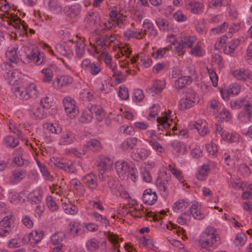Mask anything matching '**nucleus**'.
I'll list each match as a JSON object with an SVG mask.
<instances>
[{"label":"nucleus","instance_id":"680f3d73","mask_svg":"<svg viewBox=\"0 0 252 252\" xmlns=\"http://www.w3.org/2000/svg\"><path fill=\"white\" fill-rule=\"evenodd\" d=\"M143 26L144 28V33L145 34H148V31H150L149 34L156 33V31L153 30V24L149 22V21H145L143 23Z\"/></svg>","mask_w":252,"mask_h":252},{"label":"nucleus","instance_id":"49530a36","mask_svg":"<svg viewBox=\"0 0 252 252\" xmlns=\"http://www.w3.org/2000/svg\"><path fill=\"white\" fill-rule=\"evenodd\" d=\"M86 247L88 250L93 252L99 248V243L95 239H92L87 242Z\"/></svg>","mask_w":252,"mask_h":252},{"label":"nucleus","instance_id":"5fc2aeb1","mask_svg":"<svg viewBox=\"0 0 252 252\" xmlns=\"http://www.w3.org/2000/svg\"><path fill=\"white\" fill-rule=\"evenodd\" d=\"M164 83L158 81L156 82L152 87L150 89V90L151 91V92L155 93V94H158L160 93L161 91L163 89Z\"/></svg>","mask_w":252,"mask_h":252},{"label":"nucleus","instance_id":"f257e3e1","mask_svg":"<svg viewBox=\"0 0 252 252\" xmlns=\"http://www.w3.org/2000/svg\"><path fill=\"white\" fill-rule=\"evenodd\" d=\"M220 240L216 229L213 226H208L200 234L198 243L202 249L211 251L210 248L216 246Z\"/></svg>","mask_w":252,"mask_h":252},{"label":"nucleus","instance_id":"c9c22d12","mask_svg":"<svg viewBox=\"0 0 252 252\" xmlns=\"http://www.w3.org/2000/svg\"><path fill=\"white\" fill-rule=\"evenodd\" d=\"M80 11V8L76 5L65 6L63 9V12L66 16H77Z\"/></svg>","mask_w":252,"mask_h":252},{"label":"nucleus","instance_id":"338daca9","mask_svg":"<svg viewBox=\"0 0 252 252\" xmlns=\"http://www.w3.org/2000/svg\"><path fill=\"white\" fill-rule=\"evenodd\" d=\"M231 114L226 109H223L220 113V120L221 121L228 122L231 119Z\"/></svg>","mask_w":252,"mask_h":252},{"label":"nucleus","instance_id":"58836bf2","mask_svg":"<svg viewBox=\"0 0 252 252\" xmlns=\"http://www.w3.org/2000/svg\"><path fill=\"white\" fill-rule=\"evenodd\" d=\"M142 31L139 30H127L124 32V35L128 38L135 37L137 39H140L142 38L141 36Z\"/></svg>","mask_w":252,"mask_h":252},{"label":"nucleus","instance_id":"052dcab7","mask_svg":"<svg viewBox=\"0 0 252 252\" xmlns=\"http://www.w3.org/2000/svg\"><path fill=\"white\" fill-rule=\"evenodd\" d=\"M208 73L209 75L210 78L212 81V84L214 87H216L218 84V76L212 68H208Z\"/></svg>","mask_w":252,"mask_h":252},{"label":"nucleus","instance_id":"5701e85b","mask_svg":"<svg viewBox=\"0 0 252 252\" xmlns=\"http://www.w3.org/2000/svg\"><path fill=\"white\" fill-rule=\"evenodd\" d=\"M86 147L90 151L93 152H99L102 150V145L100 142L95 139H90L86 144Z\"/></svg>","mask_w":252,"mask_h":252},{"label":"nucleus","instance_id":"1a4fd4ad","mask_svg":"<svg viewBox=\"0 0 252 252\" xmlns=\"http://www.w3.org/2000/svg\"><path fill=\"white\" fill-rule=\"evenodd\" d=\"M110 19L107 22L103 23L104 28L105 30H111L113 27L117 26L122 28L126 24L125 17H110Z\"/></svg>","mask_w":252,"mask_h":252},{"label":"nucleus","instance_id":"a878e982","mask_svg":"<svg viewBox=\"0 0 252 252\" xmlns=\"http://www.w3.org/2000/svg\"><path fill=\"white\" fill-rule=\"evenodd\" d=\"M83 181L84 183L91 189H94L97 187L96 177L92 173L86 175L84 177Z\"/></svg>","mask_w":252,"mask_h":252},{"label":"nucleus","instance_id":"09e8293b","mask_svg":"<svg viewBox=\"0 0 252 252\" xmlns=\"http://www.w3.org/2000/svg\"><path fill=\"white\" fill-rule=\"evenodd\" d=\"M41 72L44 74L42 81L44 82L49 83L51 81L53 77V71L49 68H44L41 70Z\"/></svg>","mask_w":252,"mask_h":252},{"label":"nucleus","instance_id":"c756f323","mask_svg":"<svg viewBox=\"0 0 252 252\" xmlns=\"http://www.w3.org/2000/svg\"><path fill=\"white\" fill-rule=\"evenodd\" d=\"M16 97L23 100H28L30 98V94H28L27 90L22 87H17L14 91Z\"/></svg>","mask_w":252,"mask_h":252},{"label":"nucleus","instance_id":"e2e57ef3","mask_svg":"<svg viewBox=\"0 0 252 252\" xmlns=\"http://www.w3.org/2000/svg\"><path fill=\"white\" fill-rule=\"evenodd\" d=\"M247 103H250L248 101H246L245 99L237 100L231 102V107L233 109H239L243 107Z\"/></svg>","mask_w":252,"mask_h":252},{"label":"nucleus","instance_id":"4c0bfd02","mask_svg":"<svg viewBox=\"0 0 252 252\" xmlns=\"http://www.w3.org/2000/svg\"><path fill=\"white\" fill-rule=\"evenodd\" d=\"M29 111L36 118L40 119H42L44 117V111L38 105L30 106Z\"/></svg>","mask_w":252,"mask_h":252},{"label":"nucleus","instance_id":"f03ea898","mask_svg":"<svg viewBox=\"0 0 252 252\" xmlns=\"http://www.w3.org/2000/svg\"><path fill=\"white\" fill-rule=\"evenodd\" d=\"M198 101L196 93L192 90H190L187 93L185 98L181 99L179 107L180 110H184L190 108L196 102Z\"/></svg>","mask_w":252,"mask_h":252},{"label":"nucleus","instance_id":"72a5a7b5","mask_svg":"<svg viewBox=\"0 0 252 252\" xmlns=\"http://www.w3.org/2000/svg\"><path fill=\"white\" fill-rule=\"evenodd\" d=\"M65 235L62 232L54 234L51 238L52 243L54 245H62V242L65 239Z\"/></svg>","mask_w":252,"mask_h":252},{"label":"nucleus","instance_id":"f3484780","mask_svg":"<svg viewBox=\"0 0 252 252\" xmlns=\"http://www.w3.org/2000/svg\"><path fill=\"white\" fill-rule=\"evenodd\" d=\"M20 75L18 70H13L5 72L3 74V77L5 80H7L9 84L13 85L20 79Z\"/></svg>","mask_w":252,"mask_h":252},{"label":"nucleus","instance_id":"bf43d9fd","mask_svg":"<svg viewBox=\"0 0 252 252\" xmlns=\"http://www.w3.org/2000/svg\"><path fill=\"white\" fill-rule=\"evenodd\" d=\"M144 97L142 90L140 89L134 90L133 94V99L135 101L140 102L142 101Z\"/></svg>","mask_w":252,"mask_h":252},{"label":"nucleus","instance_id":"a19ab883","mask_svg":"<svg viewBox=\"0 0 252 252\" xmlns=\"http://www.w3.org/2000/svg\"><path fill=\"white\" fill-rule=\"evenodd\" d=\"M156 22L160 30L168 31L171 28L169 22L161 18H157L156 20Z\"/></svg>","mask_w":252,"mask_h":252},{"label":"nucleus","instance_id":"6e6d98bb","mask_svg":"<svg viewBox=\"0 0 252 252\" xmlns=\"http://www.w3.org/2000/svg\"><path fill=\"white\" fill-rule=\"evenodd\" d=\"M140 173L144 181L146 183H150L151 182L152 178L149 171L145 167L141 168Z\"/></svg>","mask_w":252,"mask_h":252},{"label":"nucleus","instance_id":"bb28decb","mask_svg":"<svg viewBox=\"0 0 252 252\" xmlns=\"http://www.w3.org/2000/svg\"><path fill=\"white\" fill-rule=\"evenodd\" d=\"M241 40L239 39H233L229 42L223 51L224 53L227 55H230L233 53L238 45L240 44Z\"/></svg>","mask_w":252,"mask_h":252},{"label":"nucleus","instance_id":"4468645a","mask_svg":"<svg viewBox=\"0 0 252 252\" xmlns=\"http://www.w3.org/2000/svg\"><path fill=\"white\" fill-rule=\"evenodd\" d=\"M157 198L156 193L153 192L151 189H145L143 193L142 200L145 204L153 205L157 201Z\"/></svg>","mask_w":252,"mask_h":252},{"label":"nucleus","instance_id":"4d7b16f0","mask_svg":"<svg viewBox=\"0 0 252 252\" xmlns=\"http://www.w3.org/2000/svg\"><path fill=\"white\" fill-rule=\"evenodd\" d=\"M149 144L152 148L157 151L163 153L165 151L164 148L158 142L155 140H151L149 141Z\"/></svg>","mask_w":252,"mask_h":252},{"label":"nucleus","instance_id":"a211bd4d","mask_svg":"<svg viewBox=\"0 0 252 252\" xmlns=\"http://www.w3.org/2000/svg\"><path fill=\"white\" fill-rule=\"evenodd\" d=\"M75 140V136L74 133L70 131L63 132L60 140V144L67 145L74 142Z\"/></svg>","mask_w":252,"mask_h":252},{"label":"nucleus","instance_id":"13d9d810","mask_svg":"<svg viewBox=\"0 0 252 252\" xmlns=\"http://www.w3.org/2000/svg\"><path fill=\"white\" fill-rule=\"evenodd\" d=\"M47 205L52 212L56 211L58 209V206L56 202L55 201L53 200V198L50 196H49L47 198Z\"/></svg>","mask_w":252,"mask_h":252},{"label":"nucleus","instance_id":"864d4df0","mask_svg":"<svg viewBox=\"0 0 252 252\" xmlns=\"http://www.w3.org/2000/svg\"><path fill=\"white\" fill-rule=\"evenodd\" d=\"M85 21L89 23V25L90 26L94 27L96 29H97L98 26L100 24V19L99 17H88L85 18Z\"/></svg>","mask_w":252,"mask_h":252},{"label":"nucleus","instance_id":"423d86ee","mask_svg":"<svg viewBox=\"0 0 252 252\" xmlns=\"http://www.w3.org/2000/svg\"><path fill=\"white\" fill-rule=\"evenodd\" d=\"M14 217L9 215L5 217L0 221V236H5L9 233L13 227Z\"/></svg>","mask_w":252,"mask_h":252},{"label":"nucleus","instance_id":"4be33fe9","mask_svg":"<svg viewBox=\"0 0 252 252\" xmlns=\"http://www.w3.org/2000/svg\"><path fill=\"white\" fill-rule=\"evenodd\" d=\"M68 230L70 235L75 236L80 235L81 232V226L79 222L71 221L68 226Z\"/></svg>","mask_w":252,"mask_h":252},{"label":"nucleus","instance_id":"0eeeda50","mask_svg":"<svg viewBox=\"0 0 252 252\" xmlns=\"http://www.w3.org/2000/svg\"><path fill=\"white\" fill-rule=\"evenodd\" d=\"M43 233L41 231L37 230L32 231L28 235H25L22 239V241L24 244H30L31 245H34L42 239Z\"/></svg>","mask_w":252,"mask_h":252},{"label":"nucleus","instance_id":"2f4dec72","mask_svg":"<svg viewBox=\"0 0 252 252\" xmlns=\"http://www.w3.org/2000/svg\"><path fill=\"white\" fill-rule=\"evenodd\" d=\"M113 164L109 158H106L100 161L98 164L99 175H105V172L107 166L111 165Z\"/></svg>","mask_w":252,"mask_h":252},{"label":"nucleus","instance_id":"412c9836","mask_svg":"<svg viewBox=\"0 0 252 252\" xmlns=\"http://www.w3.org/2000/svg\"><path fill=\"white\" fill-rule=\"evenodd\" d=\"M232 74L237 80L243 81L249 78L251 75L249 70L244 69L235 70L232 72Z\"/></svg>","mask_w":252,"mask_h":252},{"label":"nucleus","instance_id":"6e6552de","mask_svg":"<svg viewBox=\"0 0 252 252\" xmlns=\"http://www.w3.org/2000/svg\"><path fill=\"white\" fill-rule=\"evenodd\" d=\"M3 21H5L7 24L12 26L15 29H20L21 26H22L23 32H27L28 26L24 24V21L19 17H0Z\"/></svg>","mask_w":252,"mask_h":252},{"label":"nucleus","instance_id":"dca6fc26","mask_svg":"<svg viewBox=\"0 0 252 252\" xmlns=\"http://www.w3.org/2000/svg\"><path fill=\"white\" fill-rule=\"evenodd\" d=\"M207 126L206 122L202 120H199L190 125L191 127L193 126L196 129L199 134L202 136H205L208 132Z\"/></svg>","mask_w":252,"mask_h":252},{"label":"nucleus","instance_id":"a18cd8bd","mask_svg":"<svg viewBox=\"0 0 252 252\" xmlns=\"http://www.w3.org/2000/svg\"><path fill=\"white\" fill-rule=\"evenodd\" d=\"M54 164L57 167L63 169L67 172L73 173L74 172L73 167L68 164L64 163L60 161H57Z\"/></svg>","mask_w":252,"mask_h":252},{"label":"nucleus","instance_id":"9d476101","mask_svg":"<svg viewBox=\"0 0 252 252\" xmlns=\"http://www.w3.org/2000/svg\"><path fill=\"white\" fill-rule=\"evenodd\" d=\"M26 173V171L24 169H17L12 171L11 175L9 177L10 184L16 185L20 183L25 178Z\"/></svg>","mask_w":252,"mask_h":252},{"label":"nucleus","instance_id":"b1692460","mask_svg":"<svg viewBox=\"0 0 252 252\" xmlns=\"http://www.w3.org/2000/svg\"><path fill=\"white\" fill-rule=\"evenodd\" d=\"M137 139L135 137H129L126 139L121 145L123 151L131 150L136 145Z\"/></svg>","mask_w":252,"mask_h":252},{"label":"nucleus","instance_id":"de8ad7c7","mask_svg":"<svg viewBox=\"0 0 252 252\" xmlns=\"http://www.w3.org/2000/svg\"><path fill=\"white\" fill-rule=\"evenodd\" d=\"M56 50L57 52L62 56L69 57L72 55V52L68 50L67 51L65 46L61 44H58L56 46Z\"/></svg>","mask_w":252,"mask_h":252},{"label":"nucleus","instance_id":"7ed1b4c3","mask_svg":"<svg viewBox=\"0 0 252 252\" xmlns=\"http://www.w3.org/2000/svg\"><path fill=\"white\" fill-rule=\"evenodd\" d=\"M23 50L30 62H33L36 65H40L42 63L43 59L40 58L39 53H38V49L36 46H24Z\"/></svg>","mask_w":252,"mask_h":252},{"label":"nucleus","instance_id":"cd10ccee","mask_svg":"<svg viewBox=\"0 0 252 252\" xmlns=\"http://www.w3.org/2000/svg\"><path fill=\"white\" fill-rule=\"evenodd\" d=\"M192 82L191 78L189 76L180 77L176 81L175 86L177 89H181L190 84Z\"/></svg>","mask_w":252,"mask_h":252},{"label":"nucleus","instance_id":"393cba45","mask_svg":"<svg viewBox=\"0 0 252 252\" xmlns=\"http://www.w3.org/2000/svg\"><path fill=\"white\" fill-rule=\"evenodd\" d=\"M3 144L7 148L13 149L19 144V141L15 137L8 135L3 138Z\"/></svg>","mask_w":252,"mask_h":252},{"label":"nucleus","instance_id":"3c124183","mask_svg":"<svg viewBox=\"0 0 252 252\" xmlns=\"http://www.w3.org/2000/svg\"><path fill=\"white\" fill-rule=\"evenodd\" d=\"M168 50L169 49L167 47L159 48L152 53V57L155 59L162 58L165 56Z\"/></svg>","mask_w":252,"mask_h":252},{"label":"nucleus","instance_id":"9b49d317","mask_svg":"<svg viewBox=\"0 0 252 252\" xmlns=\"http://www.w3.org/2000/svg\"><path fill=\"white\" fill-rule=\"evenodd\" d=\"M99 179L101 185L104 187H108L113 191L117 188V185L115 179L112 177L106 175L100 174L99 175Z\"/></svg>","mask_w":252,"mask_h":252},{"label":"nucleus","instance_id":"e433bc0d","mask_svg":"<svg viewBox=\"0 0 252 252\" xmlns=\"http://www.w3.org/2000/svg\"><path fill=\"white\" fill-rule=\"evenodd\" d=\"M65 213L67 214L73 215L78 212V208L76 206L71 203H64L63 205Z\"/></svg>","mask_w":252,"mask_h":252},{"label":"nucleus","instance_id":"69168bd1","mask_svg":"<svg viewBox=\"0 0 252 252\" xmlns=\"http://www.w3.org/2000/svg\"><path fill=\"white\" fill-rule=\"evenodd\" d=\"M128 175L130 174L131 177V180L133 182H135L137 177L138 171L135 168V165L133 163L130 164L128 170Z\"/></svg>","mask_w":252,"mask_h":252},{"label":"nucleus","instance_id":"6ab92c4d","mask_svg":"<svg viewBox=\"0 0 252 252\" xmlns=\"http://www.w3.org/2000/svg\"><path fill=\"white\" fill-rule=\"evenodd\" d=\"M18 48V45L16 44L11 45L8 48L5 55L11 62L15 63L17 62L18 59L17 51Z\"/></svg>","mask_w":252,"mask_h":252},{"label":"nucleus","instance_id":"603ef678","mask_svg":"<svg viewBox=\"0 0 252 252\" xmlns=\"http://www.w3.org/2000/svg\"><path fill=\"white\" fill-rule=\"evenodd\" d=\"M8 126L10 131L15 133L19 139L22 140H24V138L22 132L20 130L16 128V125L13 122H10L9 123Z\"/></svg>","mask_w":252,"mask_h":252},{"label":"nucleus","instance_id":"7c9ffc66","mask_svg":"<svg viewBox=\"0 0 252 252\" xmlns=\"http://www.w3.org/2000/svg\"><path fill=\"white\" fill-rule=\"evenodd\" d=\"M111 68L113 72V77H115V82L120 84L126 79V76L121 71L116 70L115 66L111 65Z\"/></svg>","mask_w":252,"mask_h":252},{"label":"nucleus","instance_id":"0e129e2a","mask_svg":"<svg viewBox=\"0 0 252 252\" xmlns=\"http://www.w3.org/2000/svg\"><path fill=\"white\" fill-rule=\"evenodd\" d=\"M120 132L126 135H133L134 133V130L132 126L123 125L119 128Z\"/></svg>","mask_w":252,"mask_h":252},{"label":"nucleus","instance_id":"ddd939ff","mask_svg":"<svg viewBox=\"0 0 252 252\" xmlns=\"http://www.w3.org/2000/svg\"><path fill=\"white\" fill-rule=\"evenodd\" d=\"M244 110L240 112L238 115V119L242 122L247 123L251 121L252 118V106L250 103H247L244 106Z\"/></svg>","mask_w":252,"mask_h":252},{"label":"nucleus","instance_id":"8fccbe9b","mask_svg":"<svg viewBox=\"0 0 252 252\" xmlns=\"http://www.w3.org/2000/svg\"><path fill=\"white\" fill-rule=\"evenodd\" d=\"M27 91L30 94V97H36L38 95V92L37 90L36 86L34 83H32L29 84Z\"/></svg>","mask_w":252,"mask_h":252},{"label":"nucleus","instance_id":"79ce46f5","mask_svg":"<svg viewBox=\"0 0 252 252\" xmlns=\"http://www.w3.org/2000/svg\"><path fill=\"white\" fill-rule=\"evenodd\" d=\"M246 240V235L244 233H240L236 235L233 243L236 246H242L245 244Z\"/></svg>","mask_w":252,"mask_h":252},{"label":"nucleus","instance_id":"473e14b6","mask_svg":"<svg viewBox=\"0 0 252 252\" xmlns=\"http://www.w3.org/2000/svg\"><path fill=\"white\" fill-rule=\"evenodd\" d=\"M91 216L96 221L99 222L102 226L106 227L109 225V221L105 216H103L97 212L93 213Z\"/></svg>","mask_w":252,"mask_h":252},{"label":"nucleus","instance_id":"39448f33","mask_svg":"<svg viewBox=\"0 0 252 252\" xmlns=\"http://www.w3.org/2000/svg\"><path fill=\"white\" fill-rule=\"evenodd\" d=\"M196 37L193 36H185L181 37L180 41H176L178 43V46H176V49L179 55H183L185 51L184 49L185 48H191L193 43L195 41Z\"/></svg>","mask_w":252,"mask_h":252},{"label":"nucleus","instance_id":"20e7f679","mask_svg":"<svg viewBox=\"0 0 252 252\" xmlns=\"http://www.w3.org/2000/svg\"><path fill=\"white\" fill-rule=\"evenodd\" d=\"M64 110L71 118H74L78 113L75 101L70 97H65L63 100Z\"/></svg>","mask_w":252,"mask_h":252},{"label":"nucleus","instance_id":"f8f14e48","mask_svg":"<svg viewBox=\"0 0 252 252\" xmlns=\"http://www.w3.org/2000/svg\"><path fill=\"white\" fill-rule=\"evenodd\" d=\"M116 171L120 178L125 179L128 176V170L130 166L127 162L118 161L115 163Z\"/></svg>","mask_w":252,"mask_h":252},{"label":"nucleus","instance_id":"37998d69","mask_svg":"<svg viewBox=\"0 0 252 252\" xmlns=\"http://www.w3.org/2000/svg\"><path fill=\"white\" fill-rule=\"evenodd\" d=\"M92 115L90 108L85 109L82 114L80 121L84 123H88L93 119Z\"/></svg>","mask_w":252,"mask_h":252},{"label":"nucleus","instance_id":"c03bdc74","mask_svg":"<svg viewBox=\"0 0 252 252\" xmlns=\"http://www.w3.org/2000/svg\"><path fill=\"white\" fill-rule=\"evenodd\" d=\"M90 108L92 114H95L97 120L98 121H101L103 118V110L102 107L100 106L92 105Z\"/></svg>","mask_w":252,"mask_h":252},{"label":"nucleus","instance_id":"2eb2a0df","mask_svg":"<svg viewBox=\"0 0 252 252\" xmlns=\"http://www.w3.org/2000/svg\"><path fill=\"white\" fill-rule=\"evenodd\" d=\"M170 186V181L168 179L158 178L157 181V186L162 195L167 196L168 194V188Z\"/></svg>","mask_w":252,"mask_h":252},{"label":"nucleus","instance_id":"f704fd0d","mask_svg":"<svg viewBox=\"0 0 252 252\" xmlns=\"http://www.w3.org/2000/svg\"><path fill=\"white\" fill-rule=\"evenodd\" d=\"M109 240L113 244V247L112 248V251L113 252H120L119 248L120 245L119 244L118 238L113 233H109L108 236Z\"/></svg>","mask_w":252,"mask_h":252},{"label":"nucleus","instance_id":"774afa93","mask_svg":"<svg viewBox=\"0 0 252 252\" xmlns=\"http://www.w3.org/2000/svg\"><path fill=\"white\" fill-rule=\"evenodd\" d=\"M119 95L123 100H126L128 98V89L125 87H120Z\"/></svg>","mask_w":252,"mask_h":252},{"label":"nucleus","instance_id":"ea45409f","mask_svg":"<svg viewBox=\"0 0 252 252\" xmlns=\"http://www.w3.org/2000/svg\"><path fill=\"white\" fill-rule=\"evenodd\" d=\"M210 170L209 166L207 165H203L202 167L198 171L196 177L198 180H204L207 175L208 171Z\"/></svg>","mask_w":252,"mask_h":252},{"label":"nucleus","instance_id":"aec40b11","mask_svg":"<svg viewBox=\"0 0 252 252\" xmlns=\"http://www.w3.org/2000/svg\"><path fill=\"white\" fill-rule=\"evenodd\" d=\"M203 7L202 3L195 1H190L187 5V9L190 10L192 13L195 14H200Z\"/></svg>","mask_w":252,"mask_h":252},{"label":"nucleus","instance_id":"c85d7f7f","mask_svg":"<svg viewBox=\"0 0 252 252\" xmlns=\"http://www.w3.org/2000/svg\"><path fill=\"white\" fill-rule=\"evenodd\" d=\"M189 205V203L186 200H179L174 203L172 209L175 212H179L187 209Z\"/></svg>","mask_w":252,"mask_h":252}]
</instances>
